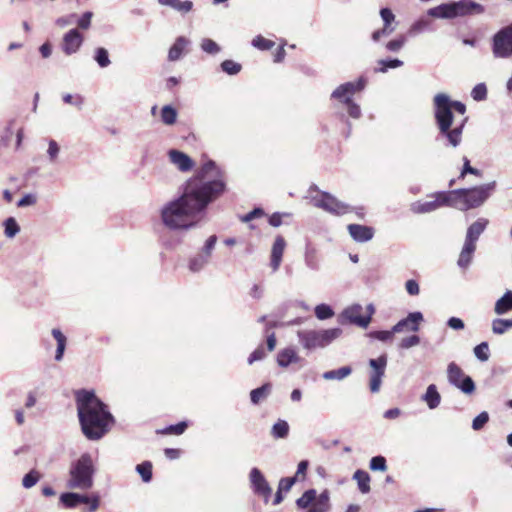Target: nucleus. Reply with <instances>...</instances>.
Wrapping results in <instances>:
<instances>
[{
	"label": "nucleus",
	"mask_w": 512,
	"mask_h": 512,
	"mask_svg": "<svg viewBox=\"0 0 512 512\" xmlns=\"http://www.w3.org/2000/svg\"><path fill=\"white\" fill-rule=\"evenodd\" d=\"M221 170L212 160L187 181L182 194L167 202L161 209V220L170 230H189L196 225V217L225 191Z\"/></svg>",
	"instance_id": "f257e3e1"
},
{
	"label": "nucleus",
	"mask_w": 512,
	"mask_h": 512,
	"mask_svg": "<svg viewBox=\"0 0 512 512\" xmlns=\"http://www.w3.org/2000/svg\"><path fill=\"white\" fill-rule=\"evenodd\" d=\"M76 406L82 433L89 440L101 439L114 424V417L107 405L94 391L79 390L76 393Z\"/></svg>",
	"instance_id": "f03ea898"
},
{
	"label": "nucleus",
	"mask_w": 512,
	"mask_h": 512,
	"mask_svg": "<svg viewBox=\"0 0 512 512\" xmlns=\"http://www.w3.org/2000/svg\"><path fill=\"white\" fill-rule=\"evenodd\" d=\"M453 110L461 115L466 113V106L460 101H455L446 93H438L433 98V113L438 129L437 140L442 141L446 147L456 148L462 141V134L467 118L461 123L453 125Z\"/></svg>",
	"instance_id": "7ed1b4c3"
},
{
	"label": "nucleus",
	"mask_w": 512,
	"mask_h": 512,
	"mask_svg": "<svg viewBox=\"0 0 512 512\" xmlns=\"http://www.w3.org/2000/svg\"><path fill=\"white\" fill-rule=\"evenodd\" d=\"M496 182H490L470 189H456L449 191L451 207L460 211H467L481 206L494 191Z\"/></svg>",
	"instance_id": "20e7f679"
},
{
	"label": "nucleus",
	"mask_w": 512,
	"mask_h": 512,
	"mask_svg": "<svg viewBox=\"0 0 512 512\" xmlns=\"http://www.w3.org/2000/svg\"><path fill=\"white\" fill-rule=\"evenodd\" d=\"M95 467L89 453L82 454L70 466L67 486L70 489L89 490L93 487Z\"/></svg>",
	"instance_id": "39448f33"
},
{
	"label": "nucleus",
	"mask_w": 512,
	"mask_h": 512,
	"mask_svg": "<svg viewBox=\"0 0 512 512\" xmlns=\"http://www.w3.org/2000/svg\"><path fill=\"white\" fill-rule=\"evenodd\" d=\"M342 334L340 328H330L324 330H299L297 332L298 341L306 350H315L324 348L339 338Z\"/></svg>",
	"instance_id": "423d86ee"
},
{
	"label": "nucleus",
	"mask_w": 512,
	"mask_h": 512,
	"mask_svg": "<svg viewBox=\"0 0 512 512\" xmlns=\"http://www.w3.org/2000/svg\"><path fill=\"white\" fill-rule=\"evenodd\" d=\"M365 87V80L359 78L356 82H346L339 85L331 94V98L337 100L347 108L350 117L358 119L361 116V109L356 104L352 97L356 92L363 90Z\"/></svg>",
	"instance_id": "0eeeda50"
},
{
	"label": "nucleus",
	"mask_w": 512,
	"mask_h": 512,
	"mask_svg": "<svg viewBox=\"0 0 512 512\" xmlns=\"http://www.w3.org/2000/svg\"><path fill=\"white\" fill-rule=\"evenodd\" d=\"M308 192L313 205L326 212L339 216L352 211V208L348 204L339 201L336 197L327 192H320L316 185H311Z\"/></svg>",
	"instance_id": "6e6552de"
},
{
	"label": "nucleus",
	"mask_w": 512,
	"mask_h": 512,
	"mask_svg": "<svg viewBox=\"0 0 512 512\" xmlns=\"http://www.w3.org/2000/svg\"><path fill=\"white\" fill-rule=\"evenodd\" d=\"M491 49L495 58L508 59L512 57V23L502 27L493 35Z\"/></svg>",
	"instance_id": "1a4fd4ad"
},
{
	"label": "nucleus",
	"mask_w": 512,
	"mask_h": 512,
	"mask_svg": "<svg viewBox=\"0 0 512 512\" xmlns=\"http://www.w3.org/2000/svg\"><path fill=\"white\" fill-rule=\"evenodd\" d=\"M447 377L451 385L460 389L465 394H472L475 391L473 379L465 375L463 370L454 362L447 367Z\"/></svg>",
	"instance_id": "9d476101"
},
{
	"label": "nucleus",
	"mask_w": 512,
	"mask_h": 512,
	"mask_svg": "<svg viewBox=\"0 0 512 512\" xmlns=\"http://www.w3.org/2000/svg\"><path fill=\"white\" fill-rule=\"evenodd\" d=\"M435 199L431 201H416L411 204V211L416 214L430 213L442 206L451 207V196L449 192H437Z\"/></svg>",
	"instance_id": "9b49d317"
},
{
	"label": "nucleus",
	"mask_w": 512,
	"mask_h": 512,
	"mask_svg": "<svg viewBox=\"0 0 512 512\" xmlns=\"http://www.w3.org/2000/svg\"><path fill=\"white\" fill-rule=\"evenodd\" d=\"M368 363L371 368L369 389L372 393H377L380 391L382 378L385 375L387 356L385 354L380 355L376 359H370Z\"/></svg>",
	"instance_id": "f8f14e48"
},
{
	"label": "nucleus",
	"mask_w": 512,
	"mask_h": 512,
	"mask_svg": "<svg viewBox=\"0 0 512 512\" xmlns=\"http://www.w3.org/2000/svg\"><path fill=\"white\" fill-rule=\"evenodd\" d=\"M83 42V34L77 28H72L63 35L61 50L65 55L71 56L80 50Z\"/></svg>",
	"instance_id": "ddd939ff"
},
{
	"label": "nucleus",
	"mask_w": 512,
	"mask_h": 512,
	"mask_svg": "<svg viewBox=\"0 0 512 512\" xmlns=\"http://www.w3.org/2000/svg\"><path fill=\"white\" fill-rule=\"evenodd\" d=\"M249 481L252 491L256 495L264 497V499L267 501L271 496L272 489L258 468L254 467L250 470Z\"/></svg>",
	"instance_id": "4468645a"
},
{
	"label": "nucleus",
	"mask_w": 512,
	"mask_h": 512,
	"mask_svg": "<svg viewBox=\"0 0 512 512\" xmlns=\"http://www.w3.org/2000/svg\"><path fill=\"white\" fill-rule=\"evenodd\" d=\"M422 321L423 314L421 312H411L407 315V317L401 319L393 326V331L397 333L417 332Z\"/></svg>",
	"instance_id": "2eb2a0df"
},
{
	"label": "nucleus",
	"mask_w": 512,
	"mask_h": 512,
	"mask_svg": "<svg viewBox=\"0 0 512 512\" xmlns=\"http://www.w3.org/2000/svg\"><path fill=\"white\" fill-rule=\"evenodd\" d=\"M452 8L456 17L468 14H481L484 12L483 6L472 0H459L457 2H453Z\"/></svg>",
	"instance_id": "dca6fc26"
},
{
	"label": "nucleus",
	"mask_w": 512,
	"mask_h": 512,
	"mask_svg": "<svg viewBox=\"0 0 512 512\" xmlns=\"http://www.w3.org/2000/svg\"><path fill=\"white\" fill-rule=\"evenodd\" d=\"M362 306L361 305H353L347 309H345L342 313V316L350 323L356 324L360 327L366 328L371 322V316H361Z\"/></svg>",
	"instance_id": "f3484780"
},
{
	"label": "nucleus",
	"mask_w": 512,
	"mask_h": 512,
	"mask_svg": "<svg viewBox=\"0 0 512 512\" xmlns=\"http://www.w3.org/2000/svg\"><path fill=\"white\" fill-rule=\"evenodd\" d=\"M347 229L351 238L359 243L368 242L374 236V229L370 226L349 224Z\"/></svg>",
	"instance_id": "a211bd4d"
},
{
	"label": "nucleus",
	"mask_w": 512,
	"mask_h": 512,
	"mask_svg": "<svg viewBox=\"0 0 512 512\" xmlns=\"http://www.w3.org/2000/svg\"><path fill=\"white\" fill-rule=\"evenodd\" d=\"M286 247V242L282 236H277L271 249L270 266L273 272H276L282 262L283 253Z\"/></svg>",
	"instance_id": "6ab92c4d"
},
{
	"label": "nucleus",
	"mask_w": 512,
	"mask_h": 512,
	"mask_svg": "<svg viewBox=\"0 0 512 512\" xmlns=\"http://www.w3.org/2000/svg\"><path fill=\"white\" fill-rule=\"evenodd\" d=\"M190 43L191 41L184 36L177 37L168 51V60L171 62L178 61L184 54L188 52L187 48Z\"/></svg>",
	"instance_id": "aec40b11"
},
{
	"label": "nucleus",
	"mask_w": 512,
	"mask_h": 512,
	"mask_svg": "<svg viewBox=\"0 0 512 512\" xmlns=\"http://www.w3.org/2000/svg\"><path fill=\"white\" fill-rule=\"evenodd\" d=\"M489 221L485 218H479L473 222L467 229L465 241L476 245L480 235L485 231Z\"/></svg>",
	"instance_id": "412c9836"
},
{
	"label": "nucleus",
	"mask_w": 512,
	"mask_h": 512,
	"mask_svg": "<svg viewBox=\"0 0 512 512\" xmlns=\"http://www.w3.org/2000/svg\"><path fill=\"white\" fill-rule=\"evenodd\" d=\"M170 161L178 167L179 170L186 172L193 168L192 159L185 153L178 150L169 151Z\"/></svg>",
	"instance_id": "4be33fe9"
},
{
	"label": "nucleus",
	"mask_w": 512,
	"mask_h": 512,
	"mask_svg": "<svg viewBox=\"0 0 512 512\" xmlns=\"http://www.w3.org/2000/svg\"><path fill=\"white\" fill-rule=\"evenodd\" d=\"M427 15L434 18L452 19L455 18V12L452 8V3H445L436 7L430 8Z\"/></svg>",
	"instance_id": "5701e85b"
},
{
	"label": "nucleus",
	"mask_w": 512,
	"mask_h": 512,
	"mask_svg": "<svg viewBox=\"0 0 512 512\" xmlns=\"http://www.w3.org/2000/svg\"><path fill=\"white\" fill-rule=\"evenodd\" d=\"M421 399L427 404L429 409H436L441 402V395L438 392L436 385L430 384Z\"/></svg>",
	"instance_id": "b1692460"
},
{
	"label": "nucleus",
	"mask_w": 512,
	"mask_h": 512,
	"mask_svg": "<svg viewBox=\"0 0 512 512\" xmlns=\"http://www.w3.org/2000/svg\"><path fill=\"white\" fill-rule=\"evenodd\" d=\"M476 250V245L464 241V245L460 252L457 265L461 269H466L472 262L473 254Z\"/></svg>",
	"instance_id": "393cba45"
},
{
	"label": "nucleus",
	"mask_w": 512,
	"mask_h": 512,
	"mask_svg": "<svg viewBox=\"0 0 512 512\" xmlns=\"http://www.w3.org/2000/svg\"><path fill=\"white\" fill-rule=\"evenodd\" d=\"M158 4L161 6H168L174 9L175 11L186 14L193 9V2L190 0H157Z\"/></svg>",
	"instance_id": "a878e982"
},
{
	"label": "nucleus",
	"mask_w": 512,
	"mask_h": 512,
	"mask_svg": "<svg viewBox=\"0 0 512 512\" xmlns=\"http://www.w3.org/2000/svg\"><path fill=\"white\" fill-rule=\"evenodd\" d=\"M299 360L300 358L293 348H285L277 354V363L280 367L286 368L292 363H297Z\"/></svg>",
	"instance_id": "bb28decb"
},
{
	"label": "nucleus",
	"mask_w": 512,
	"mask_h": 512,
	"mask_svg": "<svg viewBox=\"0 0 512 512\" xmlns=\"http://www.w3.org/2000/svg\"><path fill=\"white\" fill-rule=\"evenodd\" d=\"M512 310V291L507 290L501 298H499L494 306V312L497 315H504Z\"/></svg>",
	"instance_id": "cd10ccee"
},
{
	"label": "nucleus",
	"mask_w": 512,
	"mask_h": 512,
	"mask_svg": "<svg viewBox=\"0 0 512 512\" xmlns=\"http://www.w3.org/2000/svg\"><path fill=\"white\" fill-rule=\"evenodd\" d=\"M353 480L357 482L358 489L362 494H367L370 492V481L371 477L368 472L358 469L353 474Z\"/></svg>",
	"instance_id": "c85d7f7f"
},
{
	"label": "nucleus",
	"mask_w": 512,
	"mask_h": 512,
	"mask_svg": "<svg viewBox=\"0 0 512 512\" xmlns=\"http://www.w3.org/2000/svg\"><path fill=\"white\" fill-rule=\"evenodd\" d=\"M51 333H52V336L54 337V339L57 342V349H56V353H55V360L56 361H61L63 359L64 352H65V349H66L67 338L62 333V331L60 329H58V328L52 329Z\"/></svg>",
	"instance_id": "c756f323"
},
{
	"label": "nucleus",
	"mask_w": 512,
	"mask_h": 512,
	"mask_svg": "<svg viewBox=\"0 0 512 512\" xmlns=\"http://www.w3.org/2000/svg\"><path fill=\"white\" fill-rule=\"evenodd\" d=\"M210 261V257L207 254H203L202 252L193 256L189 260V270L193 273L200 272Z\"/></svg>",
	"instance_id": "7c9ffc66"
},
{
	"label": "nucleus",
	"mask_w": 512,
	"mask_h": 512,
	"mask_svg": "<svg viewBox=\"0 0 512 512\" xmlns=\"http://www.w3.org/2000/svg\"><path fill=\"white\" fill-rule=\"evenodd\" d=\"M304 262L308 269L312 271H318L320 269V263L318 260L317 252L312 247H307L304 253Z\"/></svg>",
	"instance_id": "2f4dec72"
},
{
	"label": "nucleus",
	"mask_w": 512,
	"mask_h": 512,
	"mask_svg": "<svg viewBox=\"0 0 512 512\" xmlns=\"http://www.w3.org/2000/svg\"><path fill=\"white\" fill-rule=\"evenodd\" d=\"M352 373L350 366H343L339 369L329 370L323 373L322 377L325 380H343Z\"/></svg>",
	"instance_id": "473e14b6"
},
{
	"label": "nucleus",
	"mask_w": 512,
	"mask_h": 512,
	"mask_svg": "<svg viewBox=\"0 0 512 512\" xmlns=\"http://www.w3.org/2000/svg\"><path fill=\"white\" fill-rule=\"evenodd\" d=\"M160 116L163 124L171 126L176 123L178 113L173 106L165 105L161 109Z\"/></svg>",
	"instance_id": "72a5a7b5"
},
{
	"label": "nucleus",
	"mask_w": 512,
	"mask_h": 512,
	"mask_svg": "<svg viewBox=\"0 0 512 512\" xmlns=\"http://www.w3.org/2000/svg\"><path fill=\"white\" fill-rule=\"evenodd\" d=\"M272 386L266 383L259 388L253 389L250 392V399L253 404H258L262 399L266 398L271 392Z\"/></svg>",
	"instance_id": "f704fd0d"
},
{
	"label": "nucleus",
	"mask_w": 512,
	"mask_h": 512,
	"mask_svg": "<svg viewBox=\"0 0 512 512\" xmlns=\"http://www.w3.org/2000/svg\"><path fill=\"white\" fill-rule=\"evenodd\" d=\"M430 24H431V21L428 18L422 17V18L418 19L417 21H415L410 26L407 33L411 37L417 36V35L421 34L422 32H424L425 30H427L429 28Z\"/></svg>",
	"instance_id": "c9c22d12"
},
{
	"label": "nucleus",
	"mask_w": 512,
	"mask_h": 512,
	"mask_svg": "<svg viewBox=\"0 0 512 512\" xmlns=\"http://www.w3.org/2000/svg\"><path fill=\"white\" fill-rule=\"evenodd\" d=\"M4 235L12 239L20 232V226L14 217H8L3 222Z\"/></svg>",
	"instance_id": "e433bc0d"
},
{
	"label": "nucleus",
	"mask_w": 512,
	"mask_h": 512,
	"mask_svg": "<svg viewBox=\"0 0 512 512\" xmlns=\"http://www.w3.org/2000/svg\"><path fill=\"white\" fill-rule=\"evenodd\" d=\"M93 59L100 68H106L111 64L108 50L104 47H98L94 50Z\"/></svg>",
	"instance_id": "4c0bfd02"
},
{
	"label": "nucleus",
	"mask_w": 512,
	"mask_h": 512,
	"mask_svg": "<svg viewBox=\"0 0 512 512\" xmlns=\"http://www.w3.org/2000/svg\"><path fill=\"white\" fill-rule=\"evenodd\" d=\"M316 500V490H306L300 498L296 500V505L300 509L308 508Z\"/></svg>",
	"instance_id": "58836bf2"
},
{
	"label": "nucleus",
	"mask_w": 512,
	"mask_h": 512,
	"mask_svg": "<svg viewBox=\"0 0 512 512\" xmlns=\"http://www.w3.org/2000/svg\"><path fill=\"white\" fill-rule=\"evenodd\" d=\"M509 328H512V319L496 318L492 321V332L496 335L504 334Z\"/></svg>",
	"instance_id": "ea45409f"
},
{
	"label": "nucleus",
	"mask_w": 512,
	"mask_h": 512,
	"mask_svg": "<svg viewBox=\"0 0 512 512\" xmlns=\"http://www.w3.org/2000/svg\"><path fill=\"white\" fill-rule=\"evenodd\" d=\"M289 433V425L284 420L277 421L273 427L271 434L274 438L280 439V438H286Z\"/></svg>",
	"instance_id": "a19ab883"
},
{
	"label": "nucleus",
	"mask_w": 512,
	"mask_h": 512,
	"mask_svg": "<svg viewBox=\"0 0 512 512\" xmlns=\"http://www.w3.org/2000/svg\"><path fill=\"white\" fill-rule=\"evenodd\" d=\"M379 67L376 72L386 73L388 69H395L403 65V61L399 59H381L378 61Z\"/></svg>",
	"instance_id": "79ce46f5"
},
{
	"label": "nucleus",
	"mask_w": 512,
	"mask_h": 512,
	"mask_svg": "<svg viewBox=\"0 0 512 512\" xmlns=\"http://www.w3.org/2000/svg\"><path fill=\"white\" fill-rule=\"evenodd\" d=\"M61 503L66 508H74L79 505V494L74 492H66L60 496Z\"/></svg>",
	"instance_id": "37998d69"
},
{
	"label": "nucleus",
	"mask_w": 512,
	"mask_h": 512,
	"mask_svg": "<svg viewBox=\"0 0 512 512\" xmlns=\"http://www.w3.org/2000/svg\"><path fill=\"white\" fill-rule=\"evenodd\" d=\"M60 153V146L54 139H49L48 141V149H47V157L51 164H55L58 160Z\"/></svg>",
	"instance_id": "c03bdc74"
},
{
	"label": "nucleus",
	"mask_w": 512,
	"mask_h": 512,
	"mask_svg": "<svg viewBox=\"0 0 512 512\" xmlns=\"http://www.w3.org/2000/svg\"><path fill=\"white\" fill-rule=\"evenodd\" d=\"M474 355L481 362H486L489 359V345L487 342H481L474 347Z\"/></svg>",
	"instance_id": "a18cd8bd"
},
{
	"label": "nucleus",
	"mask_w": 512,
	"mask_h": 512,
	"mask_svg": "<svg viewBox=\"0 0 512 512\" xmlns=\"http://www.w3.org/2000/svg\"><path fill=\"white\" fill-rule=\"evenodd\" d=\"M369 468L372 471H381V472L386 471L387 470L386 458L381 455L372 457L369 462Z\"/></svg>",
	"instance_id": "49530a36"
},
{
	"label": "nucleus",
	"mask_w": 512,
	"mask_h": 512,
	"mask_svg": "<svg viewBox=\"0 0 512 512\" xmlns=\"http://www.w3.org/2000/svg\"><path fill=\"white\" fill-rule=\"evenodd\" d=\"M220 66H221L222 71L228 75H236L242 69L241 64H239L233 60H224Z\"/></svg>",
	"instance_id": "de8ad7c7"
},
{
	"label": "nucleus",
	"mask_w": 512,
	"mask_h": 512,
	"mask_svg": "<svg viewBox=\"0 0 512 512\" xmlns=\"http://www.w3.org/2000/svg\"><path fill=\"white\" fill-rule=\"evenodd\" d=\"M201 49L207 54L215 55L220 52V46L212 39L204 38L201 41Z\"/></svg>",
	"instance_id": "09e8293b"
},
{
	"label": "nucleus",
	"mask_w": 512,
	"mask_h": 512,
	"mask_svg": "<svg viewBox=\"0 0 512 512\" xmlns=\"http://www.w3.org/2000/svg\"><path fill=\"white\" fill-rule=\"evenodd\" d=\"M334 315L333 309L327 304H319L315 307V316L319 320H326Z\"/></svg>",
	"instance_id": "8fccbe9b"
},
{
	"label": "nucleus",
	"mask_w": 512,
	"mask_h": 512,
	"mask_svg": "<svg viewBox=\"0 0 512 512\" xmlns=\"http://www.w3.org/2000/svg\"><path fill=\"white\" fill-rule=\"evenodd\" d=\"M40 473L36 470H31L22 479V485L24 488H32L40 479Z\"/></svg>",
	"instance_id": "3c124183"
},
{
	"label": "nucleus",
	"mask_w": 512,
	"mask_h": 512,
	"mask_svg": "<svg viewBox=\"0 0 512 512\" xmlns=\"http://www.w3.org/2000/svg\"><path fill=\"white\" fill-rule=\"evenodd\" d=\"M252 45L259 50L266 51L272 49L275 43L269 39H266L258 35L252 40Z\"/></svg>",
	"instance_id": "603ef678"
},
{
	"label": "nucleus",
	"mask_w": 512,
	"mask_h": 512,
	"mask_svg": "<svg viewBox=\"0 0 512 512\" xmlns=\"http://www.w3.org/2000/svg\"><path fill=\"white\" fill-rule=\"evenodd\" d=\"M93 17V13L91 11L84 12L80 17L77 16L76 24L77 29L88 30L91 26V20Z\"/></svg>",
	"instance_id": "864d4df0"
},
{
	"label": "nucleus",
	"mask_w": 512,
	"mask_h": 512,
	"mask_svg": "<svg viewBox=\"0 0 512 512\" xmlns=\"http://www.w3.org/2000/svg\"><path fill=\"white\" fill-rule=\"evenodd\" d=\"M136 470L144 482H149L152 479V465L150 462H143L137 465Z\"/></svg>",
	"instance_id": "5fc2aeb1"
},
{
	"label": "nucleus",
	"mask_w": 512,
	"mask_h": 512,
	"mask_svg": "<svg viewBox=\"0 0 512 512\" xmlns=\"http://www.w3.org/2000/svg\"><path fill=\"white\" fill-rule=\"evenodd\" d=\"M395 333L396 332L393 331V328H392L389 331L388 330L371 331L368 334V336L373 338V339H377L379 341L386 342V341L391 340Z\"/></svg>",
	"instance_id": "6e6d98bb"
},
{
	"label": "nucleus",
	"mask_w": 512,
	"mask_h": 512,
	"mask_svg": "<svg viewBox=\"0 0 512 512\" xmlns=\"http://www.w3.org/2000/svg\"><path fill=\"white\" fill-rule=\"evenodd\" d=\"M471 96L475 101L485 100L487 97V87L484 83L477 84L471 91Z\"/></svg>",
	"instance_id": "4d7b16f0"
},
{
	"label": "nucleus",
	"mask_w": 512,
	"mask_h": 512,
	"mask_svg": "<svg viewBox=\"0 0 512 512\" xmlns=\"http://www.w3.org/2000/svg\"><path fill=\"white\" fill-rule=\"evenodd\" d=\"M395 31V26H387V25H383V27L381 29H378V30H375L372 35H371V38L374 42H378L381 37H386V36H389L391 35L393 32Z\"/></svg>",
	"instance_id": "13d9d810"
},
{
	"label": "nucleus",
	"mask_w": 512,
	"mask_h": 512,
	"mask_svg": "<svg viewBox=\"0 0 512 512\" xmlns=\"http://www.w3.org/2000/svg\"><path fill=\"white\" fill-rule=\"evenodd\" d=\"M77 14L71 13L65 16H61L55 20V24L59 28H65L68 27L76 22Z\"/></svg>",
	"instance_id": "bf43d9fd"
},
{
	"label": "nucleus",
	"mask_w": 512,
	"mask_h": 512,
	"mask_svg": "<svg viewBox=\"0 0 512 512\" xmlns=\"http://www.w3.org/2000/svg\"><path fill=\"white\" fill-rule=\"evenodd\" d=\"M316 506L322 511H327L329 509V492L324 490L318 497L316 496Z\"/></svg>",
	"instance_id": "052dcab7"
},
{
	"label": "nucleus",
	"mask_w": 512,
	"mask_h": 512,
	"mask_svg": "<svg viewBox=\"0 0 512 512\" xmlns=\"http://www.w3.org/2000/svg\"><path fill=\"white\" fill-rule=\"evenodd\" d=\"M406 42V38L404 36H400L399 38L390 40L386 44V49L391 52H398L402 49Z\"/></svg>",
	"instance_id": "680f3d73"
},
{
	"label": "nucleus",
	"mask_w": 512,
	"mask_h": 512,
	"mask_svg": "<svg viewBox=\"0 0 512 512\" xmlns=\"http://www.w3.org/2000/svg\"><path fill=\"white\" fill-rule=\"evenodd\" d=\"M489 421V415L487 412H481L472 421V428L474 430H480Z\"/></svg>",
	"instance_id": "e2e57ef3"
},
{
	"label": "nucleus",
	"mask_w": 512,
	"mask_h": 512,
	"mask_svg": "<svg viewBox=\"0 0 512 512\" xmlns=\"http://www.w3.org/2000/svg\"><path fill=\"white\" fill-rule=\"evenodd\" d=\"M380 16L381 19L383 20L384 25L395 26V15L390 8L380 9Z\"/></svg>",
	"instance_id": "0e129e2a"
},
{
	"label": "nucleus",
	"mask_w": 512,
	"mask_h": 512,
	"mask_svg": "<svg viewBox=\"0 0 512 512\" xmlns=\"http://www.w3.org/2000/svg\"><path fill=\"white\" fill-rule=\"evenodd\" d=\"M420 343V337L418 335H411L401 340L399 347L402 349H409L417 346Z\"/></svg>",
	"instance_id": "69168bd1"
},
{
	"label": "nucleus",
	"mask_w": 512,
	"mask_h": 512,
	"mask_svg": "<svg viewBox=\"0 0 512 512\" xmlns=\"http://www.w3.org/2000/svg\"><path fill=\"white\" fill-rule=\"evenodd\" d=\"M266 357V352L263 345L258 346L248 357V364H253L256 361L263 360Z\"/></svg>",
	"instance_id": "338daca9"
},
{
	"label": "nucleus",
	"mask_w": 512,
	"mask_h": 512,
	"mask_svg": "<svg viewBox=\"0 0 512 512\" xmlns=\"http://www.w3.org/2000/svg\"><path fill=\"white\" fill-rule=\"evenodd\" d=\"M264 215V210L262 208H254L249 213L240 217V221L243 223H248L256 218H260Z\"/></svg>",
	"instance_id": "774afa93"
}]
</instances>
